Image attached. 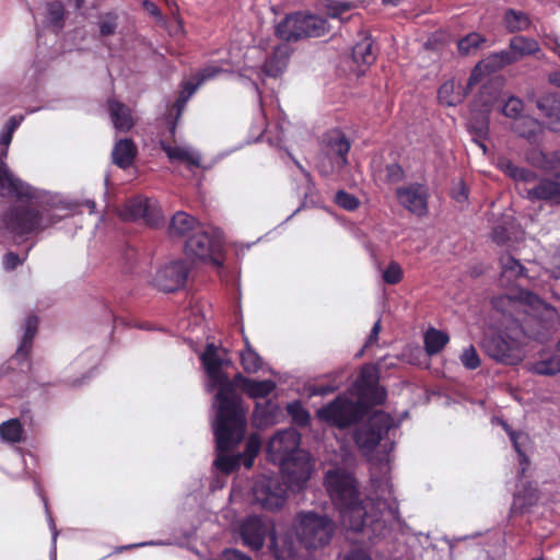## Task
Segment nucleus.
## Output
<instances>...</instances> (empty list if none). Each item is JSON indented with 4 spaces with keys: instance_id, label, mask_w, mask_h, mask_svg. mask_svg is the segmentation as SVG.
Here are the masks:
<instances>
[{
    "instance_id": "f257e3e1",
    "label": "nucleus",
    "mask_w": 560,
    "mask_h": 560,
    "mask_svg": "<svg viewBox=\"0 0 560 560\" xmlns=\"http://www.w3.org/2000/svg\"><path fill=\"white\" fill-rule=\"evenodd\" d=\"M491 304L494 310L511 318V325L486 335L481 348L497 363L516 365L524 359L526 339H540L545 336L542 330L547 329V325L539 315L545 312L553 316L555 310L538 295L525 290L520 291L515 298L508 294L494 296Z\"/></svg>"
},
{
    "instance_id": "f03ea898",
    "label": "nucleus",
    "mask_w": 560,
    "mask_h": 560,
    "mask_svg": "<svg viewBox=\"0 0 560 560\" xmlns=\"http://www.w3.org/2000/svg\"><path fill=\"white\" fill-rule=\"evenodd\" d=\"M218 350L214 343H207L200 361L208 375L210 389L218 388L214 397L217 415L213 433L218 438L219 447L226 450L245 434L246 416L232 381L223 372L224 361Z\"/></svg>"
},
{
    "instance_id": "7ed1b4c3",
    "label": "nucleus",
    "mask_w": 560,
    "mask_h": 560,
    "mask_svg": "<svg viewBox=\"0 0 560 560\" xmlns=\"http://www.w3.org/2000/svg\"><path fill=\"white\" fill-rule=\"evenodd\" d=\"M0 215L1 225L14 237L27 240L54 226L60 217L54 214L44 197L33 187V197L15 198Z\"/></svg>"
},
{
    "instance_id": "20e7f679",
    "label": "nucleus",
    "mask_w": 560,
    "mask_h": 560,
    "mask_svg": "<svg viewBox=\"0 0 560 560\" xmlns=\"http://www.w3.org/2000/svg\"><path fill=\"white\" fill-rule=\"evenodd\" d=\"M325 483L343 525L355 533L364 532L366 505L361 497L357 479L345 470L336 469L328 470Z\"/></svg>"
},
{
    "instance_id": "39448f33",
    "label": "nucleus",
    "mask_w": 560,
    "mask_h": 560,
    "mask_svg": "<svg viewBox=\"0 0 560 560\" xmlns=\"http://www.w3.org/2000/svg\"><path fill=\"white\" fill-rule=\"evenodd\" d=\"M293 528L300 546L307 551H316L331 542L337 525L327 514L300 511L294 517Z\"/></svg>"
},
{
    "instance_id": "423d86ee",
    "label": "nucleus",
    "mask_w": 560,
    "mask_h": 560,
    "mask_svg": "<svg viewBox=\"0 0 560 560\" xmlns=\"http://www.w3.org/2000/svg\"><path fill=\"white\" fill-rule=\"evenodd\" d=\"M331 31L325 18L300 11L287 14L276 25L275 35L283 42L295 43L306 38L323 37Z\"/></svg>"
},
{
    "instance_id": "0eeeda50",
    "label": "nucleus",
    "mask_w": 560,
    "mask_h": 560,
    "mask_svg": "<svg viewBox=\"0 0 560 560\" xmlns=\"http://www.w3.org/2000/svg\"><path fill=\"white\" fill-rule=\"evenodd\" d=\"M368 411L369 407L363 400L354 401L345 395H339L332 401L319 408L316 417L338 429H347L359 423Z\"/></svg>"
},
{
    "instance_id": "6e6552de",
    "label": "nucleus",
    "mask_w": 560,
    "mask_h": 560,
    "mask_svg": "<svg viewBox=\"0 0 560 560\" xmlns=\"http://www.w3.org/2000/svg\"><path fill=\"white\" fill-rule=\"evenodd\" d=\"M392 491L388 490V497L366 498V513L364 515V529L370 528L373 535H381L386 527L387 520H396L399 511L397 502L390 497Z\"/></svg>"
},
{
    "instance_id": "1a4fd4ad",
    "label": "nucleus",
    "mask_w": 560,
    "mask_h": 560,
    "mask_svg": "<svg viewBox=\"0 0 560 560\" xmlns=\"http://www.w3.org/2000/svg\"><path fill=\"white\" fill-rule=\"evenodd\" d=\"M288 489L279 476H261L255 480L252 492L255 502L262 509L277 511L284 505Z\"/></svg>"
},
{
    "instance_id": "9d476101",
    "label": "nucleus",
    "mask_w": 560,
    "mask_h": 560,
    "mask_svg": "<svg viewBox=\"0 0 560 560\" xmlns=\"http://www.w3.org/2000/svg\"><path fill=\"white\" fill-rule=\"evenodd\" d=\"M118 215L122 221H142L151 228H159L164 223V218L158 203L142 196L127 200L119 209Z\"/></svg>"
},
{
    "instance_id": "9b49d317",
    "label": "nucleus",
    "mask_w": 560,
    "mask_h": 560,
    "mask_svg": "<svg viewBox=\"0 0 560 560\" xmlns=\"http://www.w3.org/2000/svg\"><path fill=\"white\" fill-rule=\"evenodd\" d=\"M394 425L393 418L383 411L375 412L354 432V442L360 450L372 452Z\"/></svg>"
},
{
    "instance_id": "f8f14e48",
    "label": "nucleus",
    "mask_w": 560,
    "mask_h": 560,
    "mask_svg": "<svg viewBox=\"0 0 560 560\" xmlns=\"http://www.w3.org/2000/svg\"><path fill=\"white\" fill-rule=\"evenodd\" d=\"M281 478L288 488L301 490L310 480L313 471V464L308 453L302 450H293L282 459Z\"/></svg>"
},
{
    "instance_id": "ddd939ff",
    "label": "nucleus",
    "mask_w": 560,
    "mask_h": 560,
    "mask_svg": "<svg viewBox=\"0 0 560 560\" xmlns=\"http://www.w3.org/2000/svg\"><path fill=\"white\" fill-rule=\"evenodd\" d=\"M222 242L207 232H197L189 236L185 243V254L201 261H209L214 266L223 265Z\"/></svg>"
},
{
    "instance_id": "4468645a",
    "label": "nucleus",
    "mask_w": 560,
    "mask_h": 560,
    "mask_svg": "<svg viewBox=\"0 0 560 560\" xmlns=\"http://www.w3.org/2000/svg\"><path fill=\"white\" fill-rule=\"evenodd\" d=\"M398 203L410 213L422 218L429 212L430 192L425 184L411 183L396 189Z\"/></svg>"
},
{
    "instance_id": "2eb2a0df",
    "label": "nucleus",
    "mask_w": 560,
    "mask_h": 560,
    "mask_svg": "<svg viewBox=\"0 0 560 560\" xmlns=\"http://www.w3.org/2000/svg\"><path fill=\"white\" fill-rule=\"evenodd\" d=\"M189 271L185 260H174L156 271L153 283L161 291L175 292L186 284Z\"/></svg>"
},
{
    "instance_id": "dca6fc26",
    "label": "nucleus",
    "mask_w": 560,
    "mask_h": 560,
    "mask_svg": "<svg viewBox=\"0 0 560 560\" xmlns=\"http://www.w3.org/2000/svg\"><path fill=\"white\" fill-rule=\"evenodd\" d=\"M323 150L334 166L342 170L348 165L351 143L341 129L328 130L323 137Z\"/></svg>"
},
{
    "instance_id": "f3484780",
    "label": "nucleus",
    "mask_w": 560,
    "mask_h": 560,
    "mask_svg": "<svg viewBox=\"0 0 560 560\" xmlns=\"http://www.w3.org/2000/svg\"><path fill=\"white\" fill-rule=\"evenodd\" d=\"M0 196L33 197V186L15 176L2 158H0Z\"/></svg>"
},
{
    "instance_id": "a211bd4d",
    "label": "nucleus",
    "mask_w": 560,
    "mask_h": 560,
    "mask_svg": "<svg viewBox=\"0 0 560 560\" xmlns=\"http://www.w3.org/2000/svg\"><path fill=\"white\" fill-rule=\"evenodd\" d=\"M518 60V57L508 50L494 52L489 57L482 59L472 70L468 85L471 86L479 81V74L485 71L487 73L497 72L504 67L512 65Z\"/></svg>"
},
{
    "instance_id": "6ab92c4d",
    "label": "nucleus",
    "mask_w": 560,
    "mask_h": 560,
    "mask_svg": "<svg viewBox=\"0 0 560 560\" xmlns=\"http://www.w3.org/2000/svg\"><path fill=\"white\" fill-rule=\"evenodd\" d=\"M526 198L530 201L544 200L560 202V172L551 178H541L530 188H524Z\"/></svg>"
},
{
    "instance_id": "aec40b11",
    "label": "nucleus",
    "mask_w": 560,
    "mask_h": 560,
    "mask_svg": "<svg viewBox=\"0 0 560 560\" xmlns=\"http://www.w3.org/2000/svg\"><path fill=\"white\" fill-rule=\"evenodd\" d=\"M267 528L257 516L247 517L241 525V537L243 545L257 551L264 546Z\"/></svg>"
},
{
    "instance_id": "412c9836",
    "label": "nucleus",
    "mask_w": 560,
    "mask_h": 560,
    "mask_svg": "<svg viewBox=\"0 0 560 560\" xmlns=\"http://www.w3.org/2000/svg\"><path fill=\"white\" fill-rule=\"evenodd\" d=\"M233 387H240L249 398H266L268 397L277 387L276 383L272 380H252L244 376L242 373H237L234 375Z\"/></svg>"
},
{
    "instance_id": "4be33fe9",
    "label": "nucleus",
    "mask_w": 560,
    "mask_h": 560,
    "mask_svg": "<svg viewBox=\"0 0 560 560\" xmlns=\"http://www.w3.org/2000/svg\"><path fill=\"white\" fill-rule=\"evenodd\" d=\"M536 106L547 118L546 127L560 133V96L556 93H545L537 98Z\"/></svg>"
},
{
    "instance_id": "5701e85b",
    "label": "nucleus",
    "mask_w": 560,
    "mask_h": 560,
    "mask_svg": "<svg viewBox=\"0 0 560 560\" xmlns=\"http://www.w3.org/2000/svg\"><path fill=\"white\" fill-rule=\"evenodd\" d=\"M500 282L504 287H516L517 281L526 278V269L510 253H505L500 257Z\"/></svg>"
},
{
    "instance_id": "b1692460",
    "label": "nucleus",
    "mask_w": 560,
    "mask_h": 560,
    "mask_svg": "<svg viewBox=\"0 0 560 560\" xmlns=\"http://www.w3.org/2000/svg\"><path fill=\"white\" fill-rule=\"evenodd\" d=\"M138 150L131 139H120L114 145L113 162L120 168H128L135 161Z\"/></svg>"
},
{
    "instance_id": "393cba45",
    "label": "nucleus",
    "mask_w": 560,
    "mask_h": 560,
    "mask_svg": "<svg viewBox=\"0 0 560 560\" xmlns=\"http://www.w3.org/2000/svg\"><path fill=\"white\" fill-rule=\"evenodd\" d=\"M108 110L113 125L117 130L127 132L133 127L131 112L124 103L109 100Z\"/></svg>"
},
{
    "instance_id": "a878e982",
    "label": "nucleus",
    "mask_w": 560,
    "mask_h": 560,
    "mask_svg": "<svg viewBox=\"0 0 560 560\" xmlns=\"http://www.w3.org/2000/svg\"><path fill=\"white\" fill-rule=\"evenodd\" d=\"M37 329L38 317L36 315H28L25 319L24 334L21 343L15 352L16 359L26 360L30 357Z\"/></svg>"
},
{
    "instance_id": "bb28decb",
    "label": "nucleus",
    "mask_w": 560,
    "mask_h": 560,
    "mask_svg": "<svg viewBox=\"0 0 560 560\" xmlns=\"http://www.w3.org/2000/svg\"><path fill=\"white\" fill-rule=\"evenodd\" d=\"M214 438H215V445H217V452H218L217 458L214 460L217 468L223 474H231V472L235 471L241 466V464H243L241 456L238 454L229 455L228 453L231 450L235 448L242 442L244 436L238 442H235L226 450L220 448L219 444H218V438L215 434H214Z\"/></svg>"
},
{
    "instance_id": "cd10ccee",
    "label": "nucleus",
    "mask_w": 560,
    "mask_h": 560,
    "mask_svg": "<svg viewBox=\"0 0 560 560\" xmlns=\"http://www.w3.org/2000/svg\"><path fill=\"white\" fill-rule=\"evenodd\" d=\"M160 147L171 162L179 161L186 163L188 166H200V156L186 148L172 145L164 140L160 141Z\"/></svg>"
},
{
    "instance_id": "c85d7f7f",
    "label": "nucleus",
    "mask_w": 560,
    "mask_h": 560,
    "mask_svg": "<svg viewBox=\"0 0 560 560\" xmlns=\"http://www.w3.org/2000/svg\"><path fill=\"white\" fill-rule=\"evenodd\" d=\"M539 499L538 490L530 483L524 482L522 488L514 493L512 512L522 513L529 506L534 505Z\"/></svg>"
},
{
    "instance_id": "c756f323",
    "label": "nucleus",
    "mask_w": 560,
    "mask_h": 560,
    "mask_svg": "<svg viewBox=\"0 0 560 560\" xmlns=\"http://www.w3.org/2000/svg\"><path fill=\"white\" fill-rule=\"evenodd\" d=\"M198 225V221L196 218L189 215L184 211L176 212L168 225V233L172 236H186L188 233L192 232Z\"/></svg>"
},
{
    "instance_id": "7c9ffc66",
    "label": "nucleus",
    "mask_w": 560,
    "mask_h": 560,
    "mask_svg": "<svg viewBox=\"0 0 560 560\" xmlns=\"http://www.w3.org/2000/svg\"><path fill=\"white\" fill-rule=\"evenodd\" d=\"M450 341V336L442 330L430 327L423 337L424 350L432 357L440 353Z\"/></svg>"
},
{
    "instance_id": "2f4dec72",
    "label": "nucleus",
    "mask_w": 560,
    "mask_h": 560,
    "mask_svg": "<svg viewBox=\"0 0 560 560\" xmlns=\"http://www.w3.org/2000/svg\"><path fill=\"white\" fill-rule=\"evenodd\" d=\"M527 161L539 168L545 171H553L558 168L560 162V153L555 152L551 155L546 154L539 149H532L526 154Z\"/></svg>"
},
{
    "instance_id": "473e14b6",
    "label": "nucleus",
    "mask_w": 560,
    "mask_h": 560,
    "mask_svg": "<svg viewBox=\"0 0 560 560\" xmlns=\"http://www.w3.org/2000/svg\"><path fill=\"white\" fill-rule=\"evenodd\" d=\"M500 168L515 182L533 184L537 180V174L528 168L520 167L510 160L500 161Z\"/></svg>"
},
{
    "instance_id": "72a5a7b5",
    "label": "nucleus",
    "mask_w": 560,
    "mask_h": 560,
    "mask_svg": "<svg viewBox=\"0 0 560 560\" xmlns=\"http://www.w3.org/2000/svg\"><path fill=\"white\" fill-rule=\"evenodd\" d=\"M352 59L359 66H371L375 61L376 54L374 52L373 43L370 38H364L353 46Z\"/></svg>"
},
{
    "instance_id": "f704fd0d",
    "label": "nucleus",
    "mask_w": 560,
    "mask_h": 560,
    "mask_svg": "<svg viewBox=\"0 0 560 560\" xmlns=\"http://www.w3.org/2000/svg\"><path fill=\"white\" fill-rule=\"evenodd\" d=\"M505 27L510 33L526 31L530 27L532 21L527 13L509 9L504 14Z\"/></svg>"
},
{
    "instance_id": "c9c22d12",
    "label": "nucleus",
    "mask_w": 560,
    "mask_h": 560,
    "mask_svg": "<svg viewBox=\"0 0 560 560\" xmlns=\"http://www.w3.org/2000/svg\"><path fill=\"white\" fill-rule=\"evenodd\" d=\"M511 51L515 56H529L539 51L540 47L536 39L525 36H514L510 40Z\"/></svg>"
},
{
    "instance_id": "e433bc0d",
    "label": "nucleus",
    "mask_w": 560,
    "mask_h": 560,
    "mask_svg": "<svg viewBox=\"0 0 560 560\" xmlns=\"http://www.w3.org/2000/svg\"><path fill=\"white\" fill-rule=\"evenodd\" d=\"M512 130L529 142H534L537 138L538 122L530 117H521L513 122Z\"/></svg>"
},
{
    "instance_id": "4c0bfd02",
    "label": "nucleus",
    "mask_w": 560,
    "mask_h": 560,
    "mask_svg": "<svg viewBox=\"0 0 560 560\" xmlns=\"http://www.w3.org/2000/svg\"><path fill=\"white\" fill-rule=\"evenodd\" d=\"M279 412V407L272 400L256 402L254 408V417L260 424L273 423Z\"/></svg>"
},
{
    "instance_id": "58836bf2",
    "label": "nucleus",
    "mask_w": 560,
    "mask_h": 560,
    "mask_svg": "<svg viewBox=\"0 0 560 560\" xmlns=\"http://www.w3.org/2000/svg\"><path fill=\"white\" fill-rule=\"evenodd\" d=\"M241 364L246 373H256L262 366V359L245 340V349L241 352Z\"/></svg>"
},
{
    "instance_id": "ea45409f",
    "label": "nucleus",
    "mask_w": 560,
    "mask_h": 560,
    "mask_svg": "<svg viewBox=\"0 0 560 560\" xmlns=\"http://www.w3.org/2000/svg\"><path fill=\"white\" fill-rule=\"evenodd\" d=\"M359 396H366L368 390L378 386V376L376 372L370 368H362L360 375L355 382Z\"/></svg>"
},
{
    "instance_id": "a19ab883",
    "label": "nucleus",
    "mask_w": 560,
    "mask_h": 560,
    "mask_svg": "<svg viewBox=\"0 0 560 560\" xmlns=\"http://www.w3.org/2000/svg\"><path fill=\"white\" fill-rule=\"evenodd\" d=\"M261 447V440L258 434H250L246 441L245 450L238 453L245 468L249 469L254 465V460L259 454Z\"/></svg>"
},
{
    "instance_id": "79ce46f5",
    "label": "nucleus",
    "mask_w": 560,
    "mask_h": 560,
    "mask_svg": "<svg viewBox=\"0 0 560 560\" xmlns=\"http://www.w3.org/2000/svg\"><path fill=\"white\" fill-rule=\"evenodd\" d=\"M0 436L10 443L22 441L23 428L19 419H10L0 424Z\"/></svg>"
},
{
    "instance_id": "37998d69",
    "label": "nucleus",
    "mask_w": 560,
    "mask_h": 560,
    "mask_svg": "<svg viewBox=\"0 0 560 560\" xmlns=\"http://www.w3.org/2000/svg\"><path fill=\"white\" fill-rule=\"evenodd\" d=\"M533 370L539 375H555L560 372V355H544L534 363Z\"/></svg>"
},
{
    "instance_id": "c03bdc74",
    "label": "nucleus",
    "mask_w": 560,
    "mask_h": 560,
    "mask_svg": "<svg viewBox=\"0 0 560 560\" xmlns=\"http://www.w3.org/2000/svg\"><path fill=\"white\" fill-rule=\"evenodd\" d=\"M287 411L292 418L294 424L306 428L310 424V412L303 407L300 400H295L287 406Z\"/></svg>"
},
{
    "instance_id": "a18cd8bd",
    "label": "nucleus",
    "mask_w": 560,
    "mask_h": 560,
    "mask_svg": "<svg viewBox=\"0 0 560 560\" xmlns=\"http://www.w3.org/2000/svg\"><path fill=\"white\" fill-rule=\"evenodd\" d=\"M485 42L486 38L481 34L471 32L458 40L457 48L462 55L467 56L476 51Z\"/></svg>"
},
{
    "instance_id": "49530a36",
    "label": "nucleus",
    "mask_w": 560,
    "mask_h": 560,
    "mask_svg": "<svg viewBox=\"0 0 560 560\" xmlns=\"http://www.w3.org/2000/svg\"><path fill=\"white\" fill-rule=\"evenodd\" d=\"M65 7L60 1L49 2L47 4V15L49 23L61 30L65 25Z\"/></svg>"
},
{
    "instance_id": "de8ad7c7",
    "label": "nucleus",
    "mask_w": 560,
    "mask_h": 560,
    "mask_svg": "<svg viewBox=\"0 0 560 560\" xmlns=\"http://www.w3.org/2000/svg\"><path fill=\"white\" fill-rule=\"evenodd\" d=\"M98 26L101 37H107L115 34L118 27V15L112 12L102 15Z\"/></svg>"
},
{
    "instance_id": "09e8293b",
    "label": "nucleus",
    "mask_w": 560,
    "mask_h": 560,
    "mask_svg": "<svg viewBox=\"0 0 560 560\" xmlns=\"http://www.w3.org/2000/svg\"><path fill=\"white\" fill-rule=\"evenodd\" d=\"M438 97L441 103L446 104L448 106H454L460 102V96L454 95V82L453 81L444 82L440 86V89L438 91Z\"/></svg>"
},
{
    "instance_id": "8fccbe9b",
    "label": "nucleus",
    "mask_w": 560,
    "mask_h": 560,
    "mask_svg": "<svg viewBox=\"0 0 560 560\" xmlns=\"http://www.w3.org/2000/svg\"><path fill=\"white\" fill-rule=\"evenodd\" d=\"M383 280L385 283L395 285L398 284L404 278V271L400 265L396 261H390L386 269L383 271Z\"/></svg>"
},
{
    "instance_id": "3c124183",
    "label": "nucleus",
    "mask_w": 560,
    "mask_h": 560,
    "mask_svg": "<svg viewBox=\"0 0 560 560\" xmlns=\"http://www.w3.org/2000/svg\"><path fill=\"white\" fill-rule=\"evenodd\" d=\"M335 202L347 211H354L360 206L359 199L345 190L337 191Z\"/></svg>"
},
{
    "instance_id": "603ef678",
    "label": "nucleus",
    "mask_w": 560,
    "mask_h": 560,
    "mask_svg": "<svg viewBox=\"0 0 560 560\" xmlns=\"http://www.w3.org/2000/svg\"><path fill=\"white\" fill-rule=\"evenodd\" d=\"M460 362L467 370H476L480 366V357L472 345L464 349L460 354Z\"/></svg>"
},
{
    "instance_id": "864d4df0",
    "label": "nucleus",
    "mask_w": 560,
    "mask_h": 560,
    "mask_svg": "<svg viewBox=\"0 0 560 560\" xmlns=\"http://www.w3.org/2000/svg\"><path fill=\"white\" fill-rule=\"evenodd\" d=\"M384 180L387 184H397L405 179V170L398 163L387 164L384 168Z\"/></svg>"
},
{
    "instance_id": "5fc2aeb1",
    "label": "nucleus",
    "mask_w": 560,
    "mask_h": 560,
    "mask_svg": "<svg viewBox=\"0 0 560 560\" xmlns=\"http://www.w3.org/2000/svg\"><path fill=\"white\" fill-rule=\"evenodd\" d=\"M523 107L524 105L521 98L510 96L502 107V113L504 116L514 118L516 120L520 119L518 116L523 112Z\"/></svg>"
},
{
    "instance_id": "6e6d98bb",
    "label": "nucleus",
    "mask_w": 560,
    "mask_h": 560,
    "mask_svg": "<svg viewBox=\"0 0 560 560\" xmlns=\"http://www.w3.org/2000/svg\"><path fill=\"white\" fill-rule=\"evenodd\" d=\"M470 132L478 139L485 140L489 132V120L488 117L482 116L481 118L472 119L469 122Z\"/></svg>"
},
{
    "instance_id": "4d7b16f0",
    "label": "nucleus",
    "mask_w": 560,
    "mask_h": 560,
    "mask_svg": "<svg viewBox=\"0 0 560 560\" xmlns=\"http://www.w3.org/2000/svg\"><path fill=\"white\" fill-rule=\"evenodd\" d=\"M352 5L349 2H331L327 5V15L331 19L343 20L342 14L349 12Z\"/></svg>"
},
{
    "instance_id": "13d9d810",
    "label": "nucleus",
    "mask_w": 560,
    "mask_h": 560,
    "mask_svg": "<svg viewBox=\"0 0 560 560\" xmlns=\"http://www.w3.org/2000/svg\"><path fill=\"white\" fill-rule=\"evenodd\" d=\"M387 393L383 387L376 386L373 389L368 390L366 396H360V398H366L369 404L373 406L383 405L386 400Z\"/></svg>"
},
{
    "instance_id": "bf43d9fd",
    "label": "nucleus",
    "mask_w": 560,
    "mask_h": 560,
    "mask_svg": "<svg viewBox=\"0 0 560 560\" xmlns=\"http://www.w3.org/2000/svg\"><path fill=\"white\" fill-rule=\"evenodd\" d=\"M517 436H518V433L516 432H511L510 433V438L514 444V447L518 454V457H520V466H521V469L518 471V476L520 478H522L524 475H525V471L526 469L528 468V465H529V459L528 457L526 456V454L521 450L518 443H517Z\"/></svg>"
},
{
    "instance_id": "052dcab7",
    "label": "nucleus",
    "mask_w": 560,
    "mask_h": 560,
    "mask_svg": "<svg viewBox=\"0 0 560 560\" xmlns=\"http://www.w3.org/2000/svg\"><path fill=\"white\" fill-rule=\"evenodd\" d=\"M495 97V93L491 92V86L485 84L479 91L477 101L488 110L493 105Z\"/></svg>"
},
{
    "instance_id": "680f3d73",
    "label": "nucleus",
    "mask_w": 560,
    "mask_h": 560,
    "mask_svg": "<svg viewBox=\"0 0 560 560\" xmlns=\"http://www.w3.org/2000/svg\"><path fill=\"white\" fill-rule=\"evenodd\" d=\"M222 72V69L215 66H209L200 70L196 74V80L199 81V83H203L207 80L213 79L217 74Z\"/></svg>"
},
{
    "instance_id": "e2e57ef3",
    "label": "nucleus",
    "mask_w": 560,
    "mask_h": 560,
    "mask_svg": "<svg viewBox=\"0 0 560 560\" xmlns=\"http://www.w3.org/2000/svg\"><path fill=\"white\" fill-rule=\"evenodd\" d=\"M25 258H20V256L13 252H9L3 256V267L5 270H14L18 266L22 265Z\"/></svg>"
},
{
    "instance_id": "0e129e2a",
    "label": "nucleus",
    "mask_w": 560,
    "mask_h": 560,
    "mask_svg": "<svg viewBox=\"0 0 560 560\" xmlns=\"http://www.w3.org/2000/svg\"><path fill=\"white\" fill-rule=\"evenodd\" d=\"M279 61L277 60V52L266 60L265 71L268 75L277 77L281 72V70H282L281 66L275 65Z\"/></svg>"
},
{
    "instance_id": "69168bd1",
    "label": "nucleus",
    "mask_w": 560,
    "mask_h": 560,
    "mask_svg": "<svg viewBox=\"0 0 560 560\" xmlns=\"http://www.w3.org/2000/svg\"><path fill=\"white\" fill-rule=\"evenodd\" d=\"M220 560H253L236 549H226L222 552Z\"/></svg>"
},
{
    "instance_id": "338daca9",
    "label": "nucleus",
    "mask_w": 560,
    "mask_h": 560,
    "mask_svg": "<svg viewBox=\"0 0 560 560\" xmlns=\"http://www.w3.org/2000/svg\"><path fill=\"white\" fill-rule=\"evenodd\" d=\"M510 240L505 228L498 226L492 231V241L498 245H504Z\"/></svg>"
},
{
    "instance_id": "774afa93",
    "label": "nucleus",
    "mask_w": 560,
    "mask_h": 560,
    "mask_svg": "<svg viewBox=\"0 0 560 560\" xmlns=\"http://www.w3.org/2000/svg\"><path fill=\"white\" fill-rule=\"evenodd\" d=\"M453 198L457 202H463L468 198V188L466 187L464 182H460L458 186L453 191Z\"/></svg>"
}]
</instances>
